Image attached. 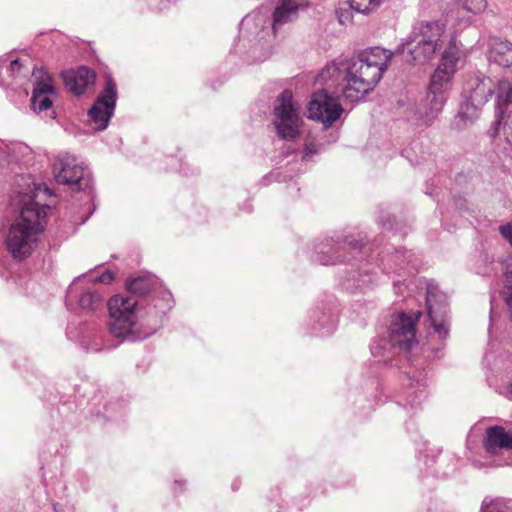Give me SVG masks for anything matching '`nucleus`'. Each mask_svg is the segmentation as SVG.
I'll use <instances>...</instances> for the list:
<instances>
[{
    "instance_id": "nucleus-30",
    "label": "nucleus",
    "mask_w": 512,
    "mask_h": 512,
    "mask_svg": "<svg viewBox=\"0 0 512 512\" xmlns=\"http://www.w3.org/2000/svg\"><path fill=\"white\" fill-rule=\"evenodd\" d=\"M371 281V277L367 274H359V279L357 280V284L355 285L356 289H363L369 282Z\"/></svg>"
},
{
    "instance_id": "nucleus-27",
    "label": "nucleus",
    "mask_w": 512,
    "mask_h": 512,
    "mask_svg": "<svg viewBox=\"0 0 512 512\" xmlns=\"http://www.w3.org/2000/svg\"><path fill=\"white\" fill-rule=\"evenodd\" d=\"M114 273L110 270H106L99 277L92 279L93 282H100L103 284H110L114 280Z\"/></svg>"
},
{
    "instance_id": "nucleus-34",
    "label": "nucleus",
    "mask_w": 512,
    "mask_h": 512,
    "mask_svg": "<svg viewBox=\"0 0 512 512\" xmlns=\"http://www.w3.org/2000/svg\"><path fill=\"white\" fill-rule=\"evenodd\" d=\"M402 286H403V284H396L395 283V287L399 288V290H401Z\"/></svg>"
},
{
    "instance_id": "nucleus-20",
    "label": "nucleus",
    "mask_w": 512,
    "mask_h": 512,
    "mask_svg": "<svg viewBox=\"0 0 512 512\" xmlns=\"http://www.w3.org/2000/svg\"><path fill=\"white\" fill-rule=\"evenodd\" d=\"M342 246H336V241L331 238L324 242L317 244L316 253L317 261L322 265L336 264L341 262L340 255H338Z\"/></svg>"
},
{
    "instance_id": "nucleus-23",
    "label": "nucleus",
    "mask_w": 512,
    "mask_h": 512,
    "mask_svg": "<svg viewBox=\"0 0 512 512\" xmlns=\"http://www.w3.org/2000/svg\"><path fill=\"white\" fill-rule=\"evenodd\" d=\"M384 0H348L350 7L359 13H369L377 9Z\"/></svg>"
},
{
    "instance_id": "nucleus-13",
    "label": "nucleus",
    "mask_w": 512,
    "mask_h": 512,
    "mask_svg": "<svg viewBox=\"0 0 512 512\" xmlns=\"http://www.w3.org/2000/svg\"><path fill=\"white\" fill-rule=\"evenodd\" d=\"M32 76L35 78L31 97V108L40 113L52 107L56 90L52 78L41 68H33Z\"/></svg>"
},
{
    "instance_id": "nucleus-36",
    "label": "nucleus",
    "mask_w": 512,
    "mask_h": 512,
    "mask_svg": "<svg viewBox=\"0 0 512 512\" xmlns=\"http://www.w3.org/2000/svg\"><path fill=\"white\" fill-rule=\"evenodd\" d=\"M509 282L512 283V271H511V274L509 276Z\"/></svg>"
},
{
    "instance_id": "nucleus-4",
    "label": "nucleus",
    "mask_w": 512,
    "mask_h": 512,
    "mask_svg": "<svg viewBox=\"0 0 512 512\" xmlns=\"http://www.w3.org/2000/svg\"><path fill=\"white\" fill-rule=\"evenodd\" d=\"M445 24L441 21H421L413 26L405 46L411 61L419 64L430 62L442 50Z\"/></svg>"
},
{
    "instance_id": "nucleus-31",
    "label": "nucleus",
    "mask_w": 512,
    "mask_h": 512,
    "mask_svg": "<svg viewBox=\"0 0 512 512\" xmlns=\"http://www.w3.org/2000/svg\"><path fill=\"white\" fill-rule=\"evenodd\" d=\"M313 153H316V150L314 149L313 145L312 144H306L305 146V152H304V155H303V159L304 160H309L310 159V155L313 154Z\"/></svg>"
},
{
    "instance_id": "nucleus-32",
    "label": "nucleus",
    "mask_w": 512,
    "mask_h": 512,
    "mask_svg": "<svg viewBox=\"0 0 512 512\" xmlns=\"http://www.w3.org/2000/svg\"><path fill=\"white\" fill-rule=\"evenodd\" d=\"M344 245L350 246L352 249H360V245L357 241L345 239Z\"/></svg>"
},
{
    "instance_id": "nucleus-18",
    "label": "nucleus",
    "mask_w": 512,
    "mask_h": 512,
    "mask_svg": "<svg viewBox=\"0 0 512 512\" xmlns=\"http://www.w3.org/2000/svg\"><path fill=\"white\" fill-rule=\"evenodd\" d=\"M483 445L490 454H496L498 450H512V433L502 426H491L486 430Z\"/></svg>"
},
{
    "instance_id": "nucleus-5",
    "label": "nucleus",
    "mask_w": 512,
    "mask_h": 512,
    "mask_svg": "<svg viewBox=\"0 0 512 512\" xmlns=\"http://www.w3.org/2000/svg\"><path fill=\"white\" fill-rule=\"evenodd\" d=\"M496 84L483 73H474L464 82L462 89V103L458 116L464 120L472 121L477 118L482 107L495 94Z\"/></svg>"
},
{
    "instance_id": "nucleus-22",
    "label": "nucleus",
    "mask_w": 512,
    "mask_h": 512,
    "mask_svg": "<svg viewBox=\"0 0 512 512\" xmlns=\"http://www.w3.org/2000/svg\"><path fill=\"white\" fill-rule=\"evenodd\" d=\"M103 304V296L97 291H87L79 299V305L82 309L96 310Z\"/></svg>"
},
{
    "instance_id": "nucleus-10",
    "label": "nucleus",
    "mask_w": 512,
    "mask_h": 512,
    "mask_svg": "<svg viewBox=\"0 0 512 512\" xmlns=\"http://www.w3.org/2000/svg\"><path fill=\"white\" fill-rule=\"evenodd\" d=\"M116 99V85L112 78L108 77L103 91L88 110L89 121L95 130L102 131L107 128L114 113Z\"/></svg>"
},
{
    "instance_id": "nucleus-25",
    "label": "nucleus",
    "mask_w": 512,
    "mask_h": 512,
    "mask_svg": "<svg viewBox=\"0 0 512 512\" xmlns=\"http://www.w3.org/2000/svg\"><path fill=\"white\" fill-rule=\"evenodd\" d=\"M23 70L24 66L18 59L12 60L10 64L5 68V72L13 79L25 76L26 72H29L28 69H25V72Z\"/></svg>"
},
{
    "instance_id": "nucleus-26",
    "label": "nucleus",
    "mask_w": 512,
    "mask_h": 512,
    "mask_svg": "<svg viewBox=\"0 0 512 512\" xmlns=\"http://www.w3.org/2000/svg\"><path fill=\"white\" fill-rule=\"evenodd\" d=\"M340 72L338 68L335 65L327 66L325 69L321 71L319 74V81L320 82H327V77L331 76H339Z\"/></svg>"
},
{
    "instance_id": "nucleus-35",
    "label": "nucleus",
    "mask_w": 512,
    "mask_h": 512,
    "mask_svg": "<svg viewBox=\"0 0 512 512\" xmlns=\"http://www.w3.org/2000/svg\"><path fill=\"white\" fill-rule=\"evenodd\" d=\"M124 286L126 289H128V280L125 281Z\"/></svg>"
},
{
    "instance_id": "nucleus-6",
    "label": "nucleus",
    "mask_w": 512,
    "mask_h": 512,
    "mask_svg": "<svg viewBox=\"0 0 512 512\" xmlns=\"http://www.w3.org/2000/svg\"><path fill=\"white\" fill-rule=\"evenodd\" d=\"M273 114V124L279 138L292 141L300 135L303 119L298 106L293 101L291 91L284 90L278 96Z\"/></svg>"
},
{
    "instance_id": "nucleus-39",
    "label": "nucleus",
    "mask_w": 512,
    "mask_h": 512,
    "mask_svg": "<svg viewBox=\"0 0 512 512\" xmlns=\"http://www.w3.org/2000/svg\"><path fill=\"white\" fill-rule=\"evenodd\" d=\"M326 86H327V88H330V85H329V83H326ZM326 90L328 91V89H326Z\"/></svg>"
},
{
    "instance_id": "nucleus-17",
    "label": "nucleus",
    "mask_w": 512,
    "mask_h": 512,
    "mask_svg": "<svg viewBox=\"0 0 512 512\" xmlns=\"http://www.w3.org/2000/svg\"><path fill=\"white\" fill-rule=\"evenodd\" d=\"M445 102V98H437L427 93L415 110L417 124L424 127L430 126L441 113Z\"/></svg>"
},
{
    "instance_id": "nucleus-9",
    "label": "nucleus",
    "mask_w": 512,
    "mask_h": 512,
    "mask_svg": "<svg viewBox=\"0 0 512 512\" xmlns=\"http://www.w3.org/2000/svg\"><path fill=\"white\" fill-rule=\"evenodd\" d=\"M307 110L310 119L323 123L326 128L332 126L343 112L337 93L325 89L313 93Z\"/></svg>"
},
{
    "instance_id": "nucleus-3",
    "label": "nucleus",
    "mask_w": 512,
    "mask_h": 512,
    "mask_svg": "<svg viewBox=\"0 0 512 512\" xmlns=\"http://www.w3.org/2000/svg\"><path fill=\"white\" fill-rule=\"evenodd\" d=\"M49 209L50 206H40L32 199L24 203L5 239L7 250L14 259L23 260L32 254L37 246L38 235L44 230Z\"/></svg>"
},
{
    "instance_id": "nucleus-7",
    "label": "nucleus",
    "mask_w": 512,
    "mask_h": 512,
    "mask_svg": "<svg viewBox=\"0 0 512 512\" xmlns=\"http://www.w3.org/2000/svg\"><path fill=\"white\" fill-rule=\"evenodd\" d=\"M55 180L59 184L70 186L74 191L92 188V175L88 167L71 154L60 155L53 165Z\"/></svg>"
},
{
    "instance_id": "nucleus-33",
    "label": "nucleus",
    "mask_w": 512,
    "mask_h": 512,
    "mask_svg": "<svg viewBox=\"0 0 512 512\" xmlns=\"http://www.w3.org/2000/svg\"><path fill=\"white\" fill-rule=\"evenodd\" d=\"M44 191H45L47 194H49V195L51 194V191H50V189H49L48 187H44Z\"/></svg>"
},
{
    "instance_id": "nucleus-14",
    "label": "nucleus",
    "mask_w": 512,
    "mask_h": 512,
    "mask_svg": "<svg viewBox=\"0 0 512 512\" xmlns=\"http://www.w3.org/2000/svg\"><path fill=\"white\" fill-rule=\"evenodd\" d=\"M109 312L108 329L110 334L119 338V343L128 336V297L114 295L107 303Z\"/></svg>"
},
{
    "instance_id": "nucleus-15",
    "label": "nucleus",
    "mask_w": 512,
    "mask_h": 512,
    "mask_svg": "<svg viewBox=\"0 0 512 512\" xmlns=\"http://www.w3.org/2000/svg\"><path fill=\"white\" fill-rule=\"evenodd\" d=\"M309 5V0H280L272 14V30L276 34L286 24L297 20L299 11Z\"/></svg>"
},
{
    "instance_id": "nucleus-37",
    "label": "nucleus",
    "mask_w": 512,
    "mask_h": 512,
    "mask_svg": "<svg viewBox=\"0 0 512 512\" xmlns=\"http://www.w3.org/2000/svg\"><path fill=\"white\" fill-rule=\"evenodd\" d=\"M509 392L512 394V383L509 386Z\"/></svg>"
},
{
    "instance_id": "nucleus-16",
    "label": "nucleus",
    "mask_w": 512,
    "mask_h": 512,
    "mask_svg": "<svg viewBox=\"0 0 512 512\" xmlns=\"http://www.w3.org/2000/svg\"><path fill=\"white\" fill-rule=\"evenodd\" d=\"M66 88L76 96L82 95L86 89L93 86L96 75L93 70L87 67H79L62 73Z\"/></svg>"
},
{
    "instance_id": "nucleus-38",
    "label": "nucleus",
    "mask_w": 512,
    "mask_h": 512,
    "mask_svg": "<svg viewBox=\"0 0 512 512\" xmlns=\"http://www.w3.org/2000/svg\"><path fill=\"white\" fill-rule=\"evenodd\" d=\"M326 86H327V88H330V85H329V83H326ZM326 90L328 91V89H326Z\"/></svg>"
},
{
    "instance_id": "nucleus-12",
    "label": "nucleus",
    "mask_w": 512,
    "mask_h": 512,
    "mask_svg": "<svg viewBox=\"0 0 512 512\" xmlns=\"http://www.w3.org/2000/svg\"><path fill=\"white\" fill-rule=\"evenodd\" d=\"M420 311L412 315L399 313L390 326L389 340L392 346L408 351L416 343L415 325L421 317Z\"/></svg>"
},
{
    "instance_id": "nucleus-11",
    "label": "nucleus",
    "mask_w": 512,
    "mask_h": 512,
    "mask_svg": "<svg viewBox=\"0 0 512 512\" xmlns=\"http://www.w3.org/2000/svg\"><path fill=\"white\" fill-rule=\"evenodd\" d=\"M426 306L431 325L441 339L449 334L448 299L441 293L437 286L431 284L427 287Z\"/></svg>"
},
{
    "instance_id": "nucleus-29",
    "label": "nucleus",
    "mask_w": 512,
    "mask_h": 512,
    "mask_svg": "<svg viewBox=\"0 0 512 512\" xmlns=\"http://www.w3.org/2000/svg\"><path fill=\"white\" fill-rule=\"evenodd\" d=\"M505 134L507 140L512 144V112L508 115L505 122Z\"/></svg>"
},
{
    "instance_id": "nucleus-28",
    "label": "nucleus",
    "mask_w": 512,
    "mask_h": 512,
    "mask_svg": "<svg viewBox=\"0 0 512 512\" xmlns=\"http://www.w3.org/2000/svg\"><path fill=\"white\" fill-rule=\"evenodd\" d=\"M500 233L512 245V222L510 224L500 226Z\"/></svg>"
},
{
    "instance_id": "nucleus-8",
    "label": "nucleus",
    "mask_w": 512,
    "mask_h": 512,
    "mask_svg": "<svg viewBox=\"0 0 512 512\" xmlns=\"http://www.w3.org/2000/svg\"><path fill=\"white\" fill-rule=\"evenodd\" d=\"M459 59V51L451 42L445 48L440 64L431 76L427 93L437 98L447 100V91L451 87V79L456 71V65Z\"/></svg>"
},
{
    "instance_id": "nucleus-21",
    "label": "nucleus",
    "mask_w": 512,
    "mask_h": 512,
    "mask_svg": "<svg viewBox=\"0 0 512 512\" xmlns=\"http://www.w3.org/2000/svg\"><path fill=\"white\" fill-rule=\"evenodd\" d=\"M496 109L503 114L504 108L512 103V77H504L498 81L495 90Z\"/></svg>"
},
{
    "instance_id": "nucleus-2",
    "label": "nucleus",
    "mask_w": 512,
    "mask_h": 512,
    "mask_svg": "<svg viewBox=\"0 0 512 512\" xmlns=\"http://www.w3.org/2000/svg\"><path fill=\"white\" fill-rule=\"evenodd\" d=\"M391 57L392 53L381 47H372L353 57L341 89L343 98L350 102L363 98L379 82Z\"/></svg>"
},
{
    "instance_id": "nucleus-19",
    "label": "nucleus",
    "mask_w": 512,
    "mask_h": 512,
    "mask_svg": "<svg viewBox=\"0 0 512 512\" xmlns=\"http://www.w3.org/2000/svg\"><path fill=\"white\" fill-rule=\"evenodd\" d=\"M488 59L503 67L512 65V43L499 37H490L488 42Z\"/></svg>"
},
{
    "instance_id": "nucleus-1",
    "label": "nucleus",
    "mask_w": 512,
    "mask_h": 512,
    "mask_svg": "<svg viewBox=\"0 0 512 512\" xmlns=\"http://www.w3.org/2000/svg\"><path fill=\"white\" fill-rule=\"evenodd\" d=\"M157 280L150 273L130 276V341L143 340L155 333L167 310L173 306L170 292L164 293L160 305L148 304L146 296L154 289Z\"/></svg>"
},
{
    "instance_id": "nucleus-24",
    "label": "nucleus",
    "mask_w": 512,
    "mask_h": 512,
    "mask_svg": "<svg viewBox=\"0 0 512 512\" xmlns=\"http://www.w3.org/2000/svg\"><path fill=\"white\" fill-rule=\"evenodd\" d=\"M457 5L471 13H479L485 10L486 0H454Z\"/></svg>"
}]
</instances>
